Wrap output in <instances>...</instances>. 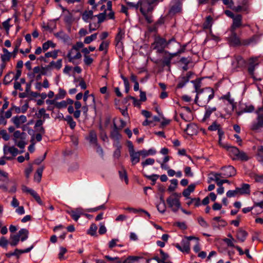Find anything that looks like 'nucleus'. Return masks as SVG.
Instances as JSON below:
<instances>
[{
	"label": "nucleus",
	"instance_id": "f257e3e1",
	"mask_svg": "<svg viewBox=\"0 0 263 263\" xmlns=\"http://www.w3.org/2000/svg\"><path fill=\"white\" fill-rule=\"evenodd\" d=\"M172 44L177 46H180V44L174 37L166 41L165 39L158 36L155 38L154 42L151 44V48L156 50L157 53H161L165 51L164 50L165 48L171 49Z\"/></svg>",
	"mask_w": 263,
	"mask_h": 263
},
{
	"label": "nucleus",
	"instance_id": "f03ea898",
	"mask_svg": "<svg viewBox=\"0 0 263 263\" xmlns=\"http://www.w3.org/2000/svg\"><path fill=\"white\" fill-rule=\"evenodd\" d=\"M140 11L148 24L153 22V11L157 6L151 0H140Z\"/></svg>",
	"mask_w": 263,
	"mask_h": 263
},
{
	"label": "nucleus",
	"instance_id": "7ed1b4c3",
	"mask_svg": "<svg viewBox=\"0 0 263 263\" xmlns=\"http://www.w3.org/2000/svg\"><path fill=\"white\" fill-rule=\"evenodd\" d=\"M214 97L213 89L206 87L197 92L195 102L200 106H206L209 101Z\"/></svg>",
	"mask_w": 263,
	"mask_h": 263
},
{
	"label": "nucleus",
	"instance_id": "20e7f679",
	"mask_svg": "<svg viewBox=\"0 0 263 263\" xmlns=\"http://www.w3.org/2000/svg\"><path fill=\"white\" fill-rule=\"evenodd\" d=\"M181 197L180 193H173L166 199V203L169 208L174 212L176 213L181 209V204L180 199Z\"/></svg>",
	"mask_w": 263,
	"mask_h": 263
},
{
	"label": "nucleus",
	"instance_id": "39448f33",
	"mask_svg": "<svg viewBox=\"0 0 263 263\" xmlns=\"http://www.w3.org/2000/svg\"><path fill=\"white\" fill-rule=\"evenodd\" d=\"M26 133H13V138L15 144L20 149H23L27 144Z\"/></svg>",
	"mask_w": 263,
	"mask_h": 263
},
{
	"label": "nucleus",
	"instance_id": "423d86ee",
	"mask_svg": "<svg viewBox=\"0 0 263 263\" xmlns=\"http://www.w3.org/2000/svg\"><path fill=\"white\" fill-rule=\"evenodd\" d=\"M232 10L236 12H242L244 14H249L251 11L250 3L249 0H241V2L236 6L232 8Z\"/></svg>",
	"mask_w": 263,
	"mask_h": 263
},
{
	"label": "nucleus",
	"instance_id": "0eeeda50",
	"mask_svg": "<svg viewBox=\"0 0 263 263\" xmlns=\"http://www.w3.org/2000/svg\"><path fill=\"white\" fill-rule=\"evenodd\" d=\"M230 39L231 42L236 45H239L240 44L243 45H248L250 43L255 41V37L253 36L250 39L244 40L241 42L239 37L237 36L235 31H231V35L230 37Z\"/></svg>",
	"mask_w": 263,
	"mask_h": 263
},
{
	"label": "nucleus",
	"instance_id": "6e6552de",
	"mask_svg": "<svg viewBox=\"0 0 263 263\" xmlns=\"http://www.w3.org/2000/svg\"><path fill=\"white\" fill-rule=\"evenodd\" d=\"M67 57L69 62L72 63L74 65H78L79 64V62H78L77 60L81 58L82 55L79 51H77L71 48L69 51Z\"/></svg>",
	"mask_w": 263,
	"mask_h": 263
},
{
	"label": "nucleus",
	"instance_id": "1a4fd4ad",
	"mask_svg": "<svg viewBox=\"0 0 263 263\" xmlns=\"http://www.w3.org/2000/svg\"><path fill=\"white\" fill-rule=\"evenodd\" d=\"M163 54L162 59L161 63L163 67L166 66L169 68L171 67V61L172 59L176 57V54L174 53H172L166 50L162 53Z\"/></svg>",
	"mask_w": 263,
	"mask_h": 263
},
{
	"label": "nucleus",
	"instance_id": "9d476101",
	"mask_svg": "<svg viewBox=\"0 0 263 263\" xmlns=\"http://www.w3.org/2000/svg\"><path fill=\"white\" fill-rule=\"evenodd\" d=\"M248 26V25H243L242 15L237 14L235 15V17L233 18V23L231 26V31H235L237 28Z\"/></svg>",
	"mask_w": 263,
	"mask_h": 263
},
{
	"label": "nucleus",
	"instance_id": "9b49d317",
	"mask_svg": "<svg viewBox=\"0 0 263 263\" xmlns=\"http://www.w3.org/2000/svg\"><path fill=\"white\" fill-rule=\"evenodd\" d=\"M182 1L183 0H172L169 13L171 14H175L180 12L182 10Z\"/></svg>",
	"mask_w": 263,
	"mask_h": 263
},
{
	"label": "nucleus",
	"instance_id": "f8f14e48",
	"mask_svg": "<svg viewBox=\"0 0 263 263\" xmlns=\"http://www.w3.org/2000/svg\"><path fill=\"white\" fill-rule=\"evenodd\" d=\"M236 174L235 168L232 165H228L221 168V172L220 174L222 177L229 178L235 176Z\"/></svg>",
	"mask_w": 263,
	"mask_h": 263
},
{
	"label": "nucleus",
	"instance_id": "ddd939ff",
	"mask_svg": "<svg viewBox=\"0 0 263 263\" xmlns=\"http://www.w3.org/2000/svg\"><path fill=\"white\" fill-rule=\"evenodd\" d=\"M22 191L23 192L30 194L40 205H43L44 204L40 196L34 190L31 189H29L27 186L24 185L22 186Z\"/></svg>",
	"mask_w": 263,
	"mask_h": 263
},
{
	"label": "nucleus",
	"instance_id": "4468645a",
	"mask_svg": "<svg viewBox=\"0 0 263 263\" xmlns=\"http://www.w3.org/2000/svg\"><path fill=\"white\" fill-rule=\"evenodd\" d=\"M192 73L191 72H188L185 74L181 75L178 79V84L177 87L178 88H182L190 80Z\"/></svg>",
	"mask_w": 263,
	"mask_h": 263
},
{
	"label": "nucleus",
	"instance_id": "2eb2a0df",
	"mask_svg": "<svg viewBox=\"0 0 263 263\" xmlns=\"http://www.w3.org/2000/svg\"><path fill=\"white\" fill-rule=\"evenodd\" d=\"M118 33L116 35L115 42L117 46L122 47L123 46V40L125 37V30L121 28L118 29Z\"/></svg>",
	"mask_w": 263,
	"mask_h": 263
},
{
	"label": "nucleus",
	"instance_id": "dca6fc26",
	"mask_svg": "<svg viewBox=\"0 0 263 263\" xmlns=\"http://www.w3.org/2000/svg\"><path fill=\"white\" fill-rule=\"evenodd\" d=\"M11 121L15 126L18 128L27 121V118L24 115L16 116L11 119Z\"/></svg>",
	"mask_w": 263,
	"mask_h": 263
},
{
	"label": "nucleus",
	"instance_id": "f3484780",
	"mask_svg": "<svg viewBox=\"0 0 263 263\" xmlns=\"http://www.w3.org/2000/svg\"><path fill=\"white\" fill-rule=\"evenodd\" d=\"M4 153L6 156L10 154L12 158L18 154V150L14 146H5L4 147Z\"/></svg>",
	"mask_w": 263,
	"mask_h": 263
},
{
	"label": "nucleus",
	"instance_id": "a211bd4d",
	"mask_svg": "<svg viewBox=\"0 0 263 263\" xmlns=\"http://www.w3.org/2000/svg\"><path fill=\"white\" fill-rule=\"evenodd\" d=\"M240 195H250L251 193L250 185L247 183H242L240 187H236Z\"/></svg>",
	"mask_w": 263,
	"mask_h": 263
},
{
	"label": "nucleus",
	"instance_id": "6ab92c4d",
	"mask_svg": "<svg viewBox=\"0 0 263 263\" xmlns=\"http://www.w3.org/2000/svg\"><path fill=\"white\" fill-rule=\"evenodd\" d=\"M129 154L130 158V161L133 165H135L139 162L140 160V156L138 152L134 151L129 153Z\"/></svg>",
	"mask_w": 263,
	"mask_h": 263
},
{
	"label": "nucleus",
	"instance_id": "aec40b11",
	"mask_svg": "<svg viewBox=\"0 0 263 263\" xmlns=\"http://www.w3.org/2000/svg\"><path fill=\"white\" fill-rule=\"evenodd\" d=\"M82 19L85 22H88L89 21L95 20V16L93 15V12L91 10L85 11L82 14Z\"/></svg>",
	"mask_w": 263,
	"mask_h": 263
},
{
	"label": "nucleus",
	"instance_id": "412c9836",
	"mask_svg": "<svg viewBox=\"0 0 263 263\" xmlns=\"http://www.w3.org/2000/svg\"><path fill=\"white\" fill-rule=\"evenodd\" d=\"M238 153L236 157H234V160H240L242 161H247L250 159V157L247 153L243 151L239 150Z\"/></svg>",
	"mask_w": 263,
	"mask_h": 263
},
{
	"label": "nucleus",
	"instance_id": "4be33fe9",
	"mask_svg": "<svg viewBox=\"0 0 263 263\" xmlns=\"http://www.w3.org/2000/svg\"><path fill=\"white\" fill-rule=\"evenodd\" d=\"M248 235L247 231L239 229L236 233V237L237 239L240 242H244L246 239V238Z\"/></svg>",
	"mask_w": 263,
	"mask_h": 263
},
{
	"label": "nucleus",
	"instance_id": "5701e85b",
	"mask_svg": "<svg viewBox=\"0 0 263 263\" xmlns=\"http://www.w3.org/2000/svg\"><path fill=\"white\" fill-rule=\"evenodd\" d=\"M226 147L229 152V155L234 160V157H236L237 155L239 154L238 151L239 149L235 146H226Z\"/></svg>",
	"mask_w": 263,
	"mask_h": 263
},
{
	"label": "nucleus",
	"instance_id": "b1692460",
	"mask_svg": "<svg viewBox=\"0 0 263 263\" xmlns=\"http://www.w3.org/2000/svg\"><path fill=\"white\" fill-rule=\"evenodd\" d=\"M195 186V184H190L186 189L183 190L182 195L186 198H190V195L191 193L194 191Z\"/></svg>",
	"mask_w": 263,
	"mask_h": 263
},
{
	"label": "nucleus",
	"instance_id": "393cba45",
	"mask_svg": "<svg viewBox=\"0 0 263 263\" xmlns=\"http://www.w3.org/2000/svg\"><path fill=\"white\" fill-rule=\"evenodd\" d=\"M3 54L1 55V59L2 62L7 63L9 62L11 57V53L6 48H3Z\"/></svg>",
	"mask_w": 263,
	"mask_h": 263
},
{
	"label": "nucleus",
	"instance_id": "a878e982",
	"mask_svg": "<svg viewBox=\"0 0 263 263\" xmlns=\"http://www.w3.org/2000/svg\"><path fill=\"white\" fill-rule=\"evenodd\" d=\"M33 245H32L31 247L24 250L15 249V256L17 259H18L21 254L29 252L33 248Z\"/></svg>",
	"mask_w": 263,
	"mask_h": 263
},
{
	"label": "nucleus",
	"instance_id": "bb28decb",
	"mask_svg": "<svg viewBox=\"0 0 263 263\" xmlns=\"http://www.w3.org/2000/svg\"><path fill=\"white\" fill-rule=\"evenodd\" d=\"M213 18L211 16L209 15L206 17L205 21L202 25L203 29L204 30L206 29H211L212 24H213Z\"/></svg>",
	"mask_w": 263,
	"mask_h": 263
},
{
	"label": "nucleus",
	"instance_id": "cd10ccee",
	"mask_svg": "<svg viewBox=\"0 0 263 263\" xmlns=\"http://www.w3.org/2000/svg\"><path fill=\"white\" fill-rule=\"evenodd\" d=\"M18 235L20 236V239L22 241H24L26 240L28 237L29 235V231L26 229H21L17 233Z\"/></svg>",
	"mask_w": 263,
	"mask_h": 263
},
{
	"label": "nucleus",
	"instance_id": "c85d7f7f",
	"mask_svg": "<svg viewBox=\"0 0 263 263\" xmlns=\"http://www.w3.org/2000/svg\"><path fill=\"white\" fill-rule=\"evenodd\" d=\"M44 168V167L42 166L37 169L36 173L34 176V180L35 181L38 183L40 182L42 179Z\"/></svg>",
	"mask_w": 263,
	"mask_h": 263
},
{
	"label": "nucleus",
	"instance_id": "c756f323",
	"mask_svg": "<svg viewBox=\"0 0 263 263\" xmlns=\"http://www.w3.org/2000/svg\"><path fill=\"white\" fill-rule=\"evenodd\" d=\"M68 213L75 221H77L78 220L82 214V213L78 210H76V211L72 210L68 212Z\"/></svg>",
	"mask_w": 263,
	"mask_h": 263
},
{
	"label": "nucleus",
	"instance_id": "7c9ffc66",
	"mask_svg": "<svg viewBox=\"0 0 263 263\" xmlns=\"http://www.w3.org/2000/svg\"><path fill=\"white\" fill-rule=\"evenodd\" d=\"M114 125L116 130H121L125 125V122L122 120H116L114 121Z\"/></svg>",
	"mask_w": 263,
	"mask_h": 263
},
{
	"label": "nucleus",
	"instance_id": "2f4dec72",
	"mask_svg": "<svg viewBox=\"0 0 263 263\" xmlns=\"http://www.w3.org/2000/svg\"><path fill=\"white\" fill-rule=\"evenodd\" d=\"M208 129L210 130H217V132H221L223 130L221 125L216 121L213 122V123L208 127Z\"/></svg>",
	"mask_w": 263,
	"mask_h": 263
},
{
	"label": "nucleus",
	"instance_id": "473e14b6",
	"mask_svg": "<svg viewBox=\"0 0 263 263\" xmlns=\"http://www.w3.org/2000/svg\"><path fill=\"white\" fill-rule=\"evenodd\" d=\"M263 126V116L259 115L258 117V121L257 123H255L252 125V130L259 129L260 127Z\"/></svg>",
	"mask_w": 263,
	"mask_h": 263
},
{
	"label": "nucleus",
	"instance_id": "72a5a7b5",
	"mask_svg": "<svg viewBox=\"0 0 263 263\" xmlns=\"http://www.w3.org/2000/svg\"><path fill=\"white\" fill-rule=\"evenodd\" d=\"M62 66V60L61 59L58 60L57 62L52 61L50 63L49 65L47 66V68H50L51 67H54L55 69L59 70Z\"/></svg>",
	"mask_w": 263,
	"mask_h": 263
},
{
	"label": "nucleus",
	"instance_id": "f704fd0d",
	"mask_svg": "<svg viewBox=\"0 0 263 263\" xmlns=\"http://www.w3.org/2000/svg\"><path fill=\"white\" fill-rule=\"evenodd\" d=\"M100 23L98 21H96V19L91 21L89 25V32H91L93 31H95L98 29L100 27Z\"/></svg>",
	"mask_w": 263,
	"mask_h": 263
},
{
	"label": "nucleus",
	"instance_id": "c9c22d12",
	"mask_svg": "<svg viewBox=\"0 0 263 263\" xmlns=\"http://www.w3.org/2000/svg\"><path fill=\"white\" fill-rule=\"evenodd\" d=\"M86 138L89 141L90 143L97 145V137L96 133H90L89 136Z\"/></svg>",
	"mask_w": 263,
	"mask_h": 263
},
{
	"label": "nucleus",
	"instance_id": "e433bc0d",
	"mask_svg": "<svg viewBox=\"0 0 263 263\" xmlns=\"http://www.w3.org/2000/svg\"><path fill=\"white\" fill-rule=\"evenodd\" d=\"M189 199H190V201L186 203L188 206L193 204L195 207H198L201 205V201L199 198H190Z\"/></svg>",
	"mask_w": 263,
	"mask_h": 263
},
{
	"label": "nucleus",
	"instance_id": "4c0bfd02",
	"mask_svg": "<svg viewBox=\"0 0 263 263\" xmlns=\"http://www.w3.org/2000/svg\"><path fill=\"white\" fill-rule=\"evenodd\" d=\"M182 250L181 252L189 253L190 251V243L189 241L182 240L181 241Z\"/></svg>",
	"mask_w": 263,
	"mask_h": 263
},
{
	"label": "nucleus",
	"instance_id": "58836bf2",
	"mask_svg": "<svg viewBox=\"0 0 263 263\" xmlns=\"http://www.w3.org/2000/svg\"><path fill=\"white\" fill-rule=\"evenodd\" d=\"M20 236L17 234L16 235H11L10 239L11 241L10 242V245L12 247L16 246L20 240Z\"/></svg>",
	"mask_w": 263,
	"mask_h": 263
},
{
	"label": "nucleus",
	"instance_id": "ea45409f",
	"mask_svg": "<svg viewBox=\"0 0 263 263\" xmlns=\"http://www.w3.org/2000/svg\"><path fill=\"white\" fill-rule=\"evenodd\" d=\"M221 176L220 174H215L214 175V180L217 183V185L220 186L222 185V184L224 183H229V180L228 179H222L221 180L219 179V177Z\"/></svg>",
	"mask_w": 263,
	"mask_h": 263
},
{
	"label": "nucleus",
	"instance_id": "a19ab883",
	"mask_svg": "<svg viewBox=\"0 0 263 263\" xmlns=\"http://www.w3.org/2000/svg\"><path fill=\"white\" fill-rule=\"evenodd\" d=\"M64 120L67 122V124L69 125L71 129L73 130L76 125V123L73 121L72 117L70 116H67L65 118Z\"/></svg>",
	"mask_w": 263,
	"mask_h": 263
},
{
	"label": "nucleus",
	"instance_id": "79ce46f5",
	"mask_svg": "<svg viewBox=\"0 0 263 263\" xmlns=\"http://www.w3.org/2000/svg\"><path fill=\"white\" fill-rule=\"evenodd\" d=\"M64 21L68 25L71 24L73 21V16L72 14L68 11H67V14L64 15Z\"/></svg>",
	"mask_w": 263,
	"mask_h": 263
},
{
	"label": "nucleus",
	"instance_id": "37998d69",
	"mask_svg": "<svg viewBox=\"0 0 263 263\" xmlns=\"http://www.w3.org/2000/svg\"><path fill=\"white\" fill-rule=\"evenodd\" d=\"M198 130V127L197 125L194 123L187 124L186 127L184 129V132H197Z\"/></svg>",
	"mask_w": 263,
	"mask_h": 263
},
{
	"label": "nucleus",
	"instance_id": "c03bdc74",
	"mask_svg": "<svg viewBox=\"0 0 263 263\" xmlns=\"http://www.w3.org/2000/svg\"><path fill=\"white\" fill-rule=\"evenodd\" d=\"M55 45V44L53 43L51 41H48L43 44V50L44 51H46L50 47L54 48Z\"/></svg>",
	"mask_w": 263,
	"mask_h": 263
},
{
	"label": "nucleus",
	"instance_id": "a18cd8bd",
	"mask_svg": "<svg viewBox=\"0 0 263 263\" xmlns=\"http://www.w3.org/2000/svg\"><path fill=\"white\" fill-rule=\"evenodd\" d=\"M141 258L139 256H128L123 263H134L135 261H138Z\"/></svg>",
	"mask_w": 263,
	"mask_h": 263
},
{
	"label": "nucleus",
	"instance_id": "49530a36",
	"mask_svg": "<svg viewBox=\"0 0 263 263\" xmlns=\"http://www.w3.org/2000/svg\"><path fill=\"white\" fill-rule=\"evenodd\" d=\"M119 174L120 179L121 180H124L126 184H127L128 183V179L126 171L124 169H123L122 171H119Z\"/></svg>",
	"mask_w": 263,
	"mask_h": 263
},
{
	"label": "nucleus",
	"instance_id": "de8ad7c7",
	"mask_svg": "<svg viewBox=\"0 0 263 263\" xmlns=\"http://www.w3.org/2000/svg\"><path fill=\"white\" fill-rule=\"evenodd\" d=\"M14 74L12 72H10L7 74L4 79V84L7 85L9 84L13 79V77H12L11 75Z\"/></svg>",
	"mask_w": 263,
	"mask_h": 263
},
{
	"label": "nucleus",
	"instance_id": "09e8293b",
	"mask_svg": "<svg viewBox=\"0 0 263 263\" xmlns=\"http://www.w3.org/2000/svg\"><path fill=\"white\" fill-rule=\"evenodd\" d=\"M229 237H230L231 239L226 238L223 239V241L228 246L231 247H234L236 246L233 243V241H234V239L233 238L231 234H229L228 235Z\"/></svg>",
	"mask_w": 263,
	"mask_h": 263
},
{
	"label": "nucleus",
	"instance_id": "8fccbe9b",
	"mask_svg": "<svg viewBox=\"0 0 263 263\" xmlns=\"http://www.w3.org/2000/svg\"><path fill=\"white\" fill-rule=\"evenodd\" d=\"M178 184V180L176 179H173L171 180V184L168 186L167 190L169 192L174 191L177 187Z\"/></svg>",
	"mask_w": 263,
	"mask_h": 263
},
{
	"label": "nucleus",
	"instance_id": "3c124183",
	"mask_svg": "<svg viewBox=\"0 0 263 263\" xmlns=\"http://www.w3.org/2000/svg\"><path fill=\"white\" fill-rule=\"evenodd\" d=\"M97 34H98L96 33L93 34H91L90 36L86 37L84 39V43L86 44L90 43L91 42H92L97 39Z\"/></svg>",
	"mask_w": 263,
	"mask_h": 263
},
{
	"label": "nucleus",
	"instance_id": "603ef678",
	"mask_svg": "<svg viewBox=\"0 0 263 263\" xmlns=\"http://www.w3.org/2000/svg\"><path fill=\"white\" fill-rule=\"evenodd\" d=\"M97 229V226L95 223H92L88 230L87 233L91 236H94L96 234Z\"/></svg>",
	"mask_w": 263,
	"mask_h": 263
},
{
	"label": "nucleus",
	"instance_id": "864d4df0",
	"mask_svg": "<svg viewBox=\"0 0 263 263\" xmlns=\"http://www.w3.org/2000/svg\"><path fill=\"white\" fill-rule=\"evenodd\" d=\"M43 123V121L42 120H38L35 124V128L36 132H43L44 129L43 128L42 125Z\"/></svg>",
	"mask_w": 263,
	"mask_h": 263
},
{
	"label": "nucleus",
	"instance_id": "5fc2aeb1",
	"mask_svg": "<svg viewBox=\"0 0 263 263\" xmlns=\"http://www.w3.org/2000/svg\"><path fill=\"white\" fill-rule=\"evenodd\" d=\"M216 110V107H208L206 109L205 113L204 114V116L203 118L204 120H206V119L209 118L211 115V114Z\"/></svg>",
	"mask_w": 263,
	"mask_h": 263
},
{
	"label": "nucleus",
	"instance_id": "6e6d98bb",
	"mask_svg": "<svg viewBox=\"0 0 263 263\" xmlns=\"http://www.w3.org/2000/svg\"><path fill=\"white\" fill-rule=\"evenodd\" d=\"M256 156L258 161L263 159V146L261 145L258 147Z\"/></svg>",
	"mask_w": 263,
	"mask_h": 263
},
{
	"label": "nucleus",
	"instance_id": "4d7b16f0",
	"mask_svg": "<svg viewBox=\"0 0 263 263\" xmlns=\"http://www.w3.org/2000/svg\"><path fill=\"white\" fill-rule=\"evenodd\" d=\"M156 206L158 211L161 213H164L166 211V206L165 202H159Z\"/></svg>",
	"mask_w": 263,
	"mask_h": 263
},
{
	"label": "nucleus",
	"instance_id": "13d9d810",
	"mask_svg": "<svg viewBox=\"0 0 263 263\" xmlns=\"http://www.w3.org/2000/svg\"><path fill=\"white\" fill-rule=\"evenodd\" d=\"M144 176L147 179H149L152 181V185H154L156 183V180L159 177V175L156 174H153L152 175H144Z\"/></svg>",
	"mask_w": 263,
	"mask_h": 263
},
{
	"label": "nucleus",
	"instance_id": "bf43d9fd",
	"mask_svg": "<svg viewBox=\"0 0 263 263\" xmlns=\"http://www.w3.org/2000/svg\"><path fill=\"white\" fill-rule=\"evenodd\" d=\"M116 146L117 148L114 152L113 156L115 158L119 159L121 156V146L119 144H117Z\"/></svg>",
	"mask_w": 263,
	"mask_h": 263
},
{
	"label": "nucleus",
	"instance_id": "052dcab7",
	"mask_svg": "<svg viewBox=\"0 0 263 263\" xmlns=\"http://www.w3.org/2000/svg\"><path fill=\"white\" fill-rule=\"evenodd\" d=\"M0 181H9L8 174L5 172L0 170Z\"/></svg>",
	"mask_w": 263,
	"mask_h": 263
},
{
	"label": "nucleus",
	"instance_id": "680f3d73",
	"mask_svg": "<svg viewBox=\"0 0 263 263\" xmlns=\"http://www.w3.org/2000/svg\"><path fill=\"white\" fill-rule=\"evenodd\" d=\"M111 138L115 141H117V145L119 144V140L121 138V135L120 133H110Z\"/></svg>",
	"mask_w": 263,
	"mask_h": 263
},
{
	"label": "nucleus",
	"instance_id": "e2e57ef3",
	"mask_svg": "<svg viewBox=\"0 0 263 263\" xmlns=\"http://www.w3.org/2000/svg\"><path fill=\"white\" fill-rule=\"evenodd\" d=\"M9 243L8 240L5 237L2 236L0 238V247L6 248Z\"/></svg>",
	"mask_w": 263,
	"mask_h": 263
},
{
	"label": "nucleus",
	"instance_id": "0e129e2a",
	"mask_svg": "<svg viewBox=\"0 0 263 263\" xmlns=\"http://www.w3.org/2000/svg\"><path fill=\"white\" fill-rule=\"evenodd\" d=\"M155 162V159L153 158H147L144 161L141 163V165L143 167H145L148 165H153Z\"/></svg>",
	"mask_w": 263,
	"mask_h": 263
},
{
	"label": "nucleus",
	"instance_id": "69168bd1",
	"mask_svg": "<svg viewBox=\"0 0 263 263\" xmlns=\"http://www.w3.org/2000/svg\"><path fill=\"white\" fill-rule=\"evenodd\" d=\"M95 17H98L97 21L99 22V23L101 24L105 20V19L106 18V13L105 12L100 13L99 14L95 15Z\"/></svg>",
	"mask_w": 263,
	"mask_h": 263
},
{
	"label": "nucleus",
	"instance_id": "338daca9",
	"mask_svg": "<svg viewBox=\"0 0 263 263\" xmlns=\"http://www.w3.org/2000/svg\"><path fill=\"white\" fill-rule=\"evenodd\" d=\"M58 51L54 50L53 51L48 52L45 53V55L46 58L52 57L53 59H56L58 57Z\"/></svg>",
	"mask_w": 263,
	"mask_h": 263
},
{
	"label": "nucleus",
	"instance_id": "774afa93",
	"mask_svg": "<svg viewBox=\"0 0 263 263\" xmlns=\"http://www.w3.org/2000/svg\"><path fill=\"white\" fill-rule=\"evenodd\" d=\"M198 221L199 224L201 227H202L204 228H206L209 226V224L206 222V221L202 217H199L198 218Z\"/></svg>",
	"mask_w": 263,
	"mask_h": 263
}]
</instances>
